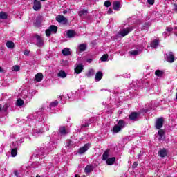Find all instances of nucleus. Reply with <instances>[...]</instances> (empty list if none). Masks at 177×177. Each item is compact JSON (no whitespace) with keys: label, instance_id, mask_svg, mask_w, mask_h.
<instances>
[{"label":"nucleus","instance_id":"1","mask_svg":"<svg viewBox=\"0 0 177 177\" xmlns=\"http://www.w3.org/2000/svg\"><path fill=\"white\" fill-rule=\"evenodd\" d=\"M52 32H54V34H56V32H57V26L52 25L49 27L48 29L46 30V37H50Z\"/></svg>","mask_w":177,"mask_h":177},{"label":"nucleus","instance_id":"2","mask_svg":"<svg viewBox=\"0 0 177 177\" xmlns=\"http://www.w3.org/2000/svg\"><path fill=\"white\" fill-rule=\"evenodd\" d=\"M164 125V118H159L156 120L155 127L156 129H161Z\"/></svg>","mask_w":177,"mask_h":177},{"label":"nucleus","instance_id":"3","mask_svg":"<svg viewBox=\"0 0 177 177\" xmlns=\"http://www.w3.org/2000/svg\"><path fill=\"white\" fill-rule=\"evenodd\" d=\"M89 147H91V144L89 143L85 144L82 147H81L79 149L78 151L79 154H84V153H86V151H88V149H89Z\"/></svg>","mask_w":177,"mask_h":177},{"label":"nucleus","instance_id":"4","mask_svg":"<svg viewBox=\"0 0 177 177\" xmlns=\"http://www.w3.org/2000/svg\"><path fill=\"white\" fill-rule=\"evenodd\" d=\"M132 31V28H127L126 29H123L121 31L118 32V35H121V37H125L126 35H128L129 32Z\"/></svg>","mask_w":177,"mask_h":177},{"label":"nucleus","instance_id":"5","mask_svg":"<svg viewBox=\"0 0 177 177\" xmlns=\"http://www.w3.org/2000/svg\"><path fill=\"white\" fill-rule=\"evenodd\" d=\"M56 20H57V21H58V23H63V24H67V21H68V20H67V18H66L63 15L57 16Z\"/></svg>","mask_w":177,"mask_h":177},{"label":"nucleus","instance_id":"6","mask_svg":"<svg viewBox=\"0 0 177 177\" xmlns=\"http://www.w3.org/2000/svg\"><path fill=\"white\" fill-rule=\"evenodd\" d=\"M42 8V4H41V1L38 0H34L33 3V9L34 10H39Z\"/></svg>","mask_w":177,"mask_h":177},{"label":"nucleus","instance_id":"7","mask_svg":"<svg viewBox=\"0 0 177 177\" xmlns=\"http://www.w3.org/2000/svg\"><path fill=\"white\" fill-rule=\"evenodd\" d=\"M35 37L37 41L36 45L39 48H41V46H44V39H42V38L39 35H35Z\"/></svg>","mask_w":177,"mask_h":177},{"label":"nucleus","instance_id":"8","mask_svg":"<svg viewBox=\"0 0 177 177\" xmlns=\"http://www.w3.org/2000/svg\"><path fill=\"white\" fill-rule=\"evenodd\" d=\"M167 62L169 63H174L175 62V57H174V53L169 52L168 55H167Z\"/></svg>","mask_w":177,"mask_h":177},{"label":"nucleus","instance_id":"9","mask_svg":"<svg viewBox=\"0 0 177 177\" xmlns=\"http://www.w3.org/2000/svg\"><path fill=\"white\" fill-rule=\"evenodd\" d=\"M138 117H139V113L136 112H132L129 116V120H131L132 121H138Z\"/></svg>","mask_w":177,"mask_h":177},{"label":"nucleus","instance_id":"10","mask_svg":"<svg viewBox=\"0 0 177 177\" xmlns=\"http://www.w3.org/2000/svg\"><path fill=\"white\" fill-rule=\"evenodd\" d=\"M168 154V153L167 152V149H160L158 151V156L160 157H161L162 158H164V157H166V156Z\"/></svg>","mask_w":177,"mask_h":177},{"label":"nucleus","instance_id":"11","mask_svg":"<svg viewBox=\"0 0 177 177\" xmlns=\"http://www.w3.org/2000/svg\"><path fill=\"white\" fill-rule=\"evenodd\" d=\"M43 78H44V75H42V73H41L36 74L35 77V80L37 82H41Z\"/></svg>","mask_w":177,"mask_h":177},{"label":"nucleus","instance_id":"12","mask_svg":"<svg viewBox=\"0 0 177 177\" xmlns=\"http://www.w3.org/2000/svg\"><path fill=\"white\" fill-rule=\"evenodd\" d=\"M158 45H160V41L158 39H155L151 43V46L153 49H157Z\"/></svg>","mask_w":177,"mask_h":177},{"label":"nucleus","instance_id":"13","mask_svg":"<svg viewBox=\"0 0 177 177\" xmlns=\"http://www.w3.org/2000/svg\"><path fill=\"white\" fill-rule=\"evenodd\" d=\"M92 171H93V166L91 165H87L84 169L85 174H91Z\"/></svg>","mask_w":177,"mask_h":177},{"label":"nucleus","instance_id":"14","mask_svg":"<svg viewBox=\"0 0 177 177\" xmlns=\"http://www.w3.org/2000/svg\"><path fill=\"white\" fill-rule=\"evenodd\" d=\"M102 77H103V73L101 71H99L95 74V80L97 82L100 81Z\"/></svg>","mask_w":177,"mask_h":177},{"label":"nucleus","instance_id":"15","mask_svg":"<svg viewBox=\"0 0 177 177\" xmlns=\"http://www.w3.org/2000/svg\"><path fill=\"white\" fill-rule=\"evenodd\" d=\"M114 10H119L120 7L121 6V3L120 1H115L113 4Z\"/></svg>","mask_w":177,"mask_h":177},{"label":"nucleus","instance_id":"16","mask_svg":"<svg viewBox=\"0 0 177 177\" xmlns=\"http://www.w3.org/2000/svg\"><path fill=\"white\" fill-rule=\"evenodd\" d=\"M78 50L80 52H85V50H86V44H80L78 46Z\"/></svg>","mask_w":177,"mask_h":177},{"label":"nucleus","instance_id":"17","mask_svg":"<svg viewBox=\"0 0 177 177\" xmlns=\"http://www.w3.org/2000/svg\"><path fill=\"white\" fill-rule=\"evenodd\" d=\"M62 54L64 56H70L71 55V52H70V48H65L62 50Z\"/></svg>","mask_w":177,"mask_h":177},{"label":"nucleus","instance_id":"18","mask_svg":"<svg viewBox=\"0 0 177 177\" xmlns=\"http://www.w3.org/2000/svg\"><path fill=\"white\" fill-rule=\"evenodd\" d=\"M83 70L84 67L82 65L80 64L75 68V73H76V74H80V73H81Z\"/></svg>","mask_w":177,"mask_h":177},{"label":"nucleus","instance_id":"19","mask_svg":"<svg viewBox=\"0 0 177 177\" xmlns=\"http://www.w3.org/2000/svg\"><path fill=\"white\" fill-rule=\"evenodd\" d=\"M59 131L61 135H67L68 133V131H67L64 127H61L59 129Z\"/></svg>","mask_w":177,"mask_h":177},{"label":"nucleus","instance_id":"20","mask_svg":"<svg viewBox=\"0 0 177 177\" xmlns=\"http://www.w3.org/2000/svg\"><path fill=\"white\" fill-rule=\"evenodd\" d=\"M155 75L156 77H158L159 78H161V77H162V75H164V71H162L161 70H156L155 71Z\"/></svg>","mask_w":177,"mask_h":177},{"label":"nucleus","instance_id":"21","mask_svg":"<svg viewBox=\"0 0 177 177\" xmlns=\"http://www.w3.org/2000/svg\"><path fill=\"white\" fill-rule=\"evenodd\" d=\"M115 161V158L113 157L106 160V164L108 165H113Z\"/></svg>","mask_w":177,"mask_h":177},{"label":"nucleus","instance_id":"22","mask_svg":"<svg viewBox=\"0 0 177 177\" xmlns=\"http://www.w3.org/2000/svg\"><path fill=\"white\" fill-rule=\"evenodd\" d=\"M6 46L8 48V49H13V48H15V43H13L12 41H8L6 43Z\"/></svg>","mask_w":177,"mask_h":177},{"label":"nucleus","instance_id":"23","mask_svg":"<svg viewBox=\"0 0 177 177\" xmlns=\"http://www.w3.org/2000/svg\"><path fill=\"white\" fill-rule=\"evenodd\" d=\"M118 127H120V128L121 129H122V128H124V127H125V122H124V120H120L118 122L117 124Z\"/></svg>","mask_w":177,"mask_h":177},{"label":"nucleus","instance_id":"24","mask_svg":"<svg viewBox=\"0 0 177 177\" xmlns=\"http://www.w3.org/2000/svg\"><path fill=\"white\" fill-rule=\"evenodd\" d=\"M79 16H80V17H82V16H86V15H88V10H82L79 11L78 13Z\"/></svg>","mask_w":177,"mask_h":177},{"label":"nucleus","instance_id":"25","mask_svg":"<svg viewBox=\"0 0 177 177\" xmlns=\"http://www.w3.org/2000/svg\"><path fill=\"white\" fill-rule=\"evenodd\" d=\"M109 150L107 149L102 155V160L104 161H106L107 160V158H109Z\"/></svg>","mask_w":177,"mask_h":177},{"label":"nucleus","instance_id":"26","mask_svg":"<svg viewBox=\"0 0 177 177\" xmlns=\"http://www.w3.org/2000/svg\"><path fill=\"white\" fill-rule=\"evenodd\" d=\"M67 35H68V38H73V37L75 35V33L73 30H68Z\"/></svg>","mask_w":177,"mask_h":177},{"label":"nucleus","instance_id":"27","mask_svg":"<svg viewBox=\"0 0 177 177\" xmlns=\"http://www.w3.org/2000/svg\"><path fill=\"white\" fill-rule=\"evenodd\" d=\"M121 127L116 124L113 127V131L115 132V133H118V132L121 131Z\"/></svg>","mask_w":177,"mask_h":177},{"label":"nucleus","instance_id":"28","mask_svg":"<svg viewBox=\"0 0 177 177\" xmlns=\"http://www.w3.org/2000/svg\"><path fill=\"white\" fill-rule=\"evenodd\" d=\"M58 77H61V78H66V77H67V73H66V72L64 71H61L58 73Z\"/></svg>","mask_w":177,"mask_h":177},{"label":"nucleus","instance_id":"29","mask_svg":"<svg viewBox=\"0 0 177 177\" xmlns=\"http://www.w3.org/2000/svg\"><path fill=\"white\" fill-rule=\"evenodd\" d=\"M16 104H17V106L20 107V106H23V104H24V101L22 99H18L17 100Z\"/></svg>","mask_w":177,"mask_h":177},{"label":"nucleus","instance_id":"30","mask_svg":"<svg viewBox=\"0 0 177 177\" xmlns=\"http://www.w3.org/2000/svg\"><path fill=\"white\" fill-rule=\"evenodd\" d=\"M87 77H93L95 75V71L93 69H90L86 74Z\"/></svg>","mask_w":177,"mask_h":177},{"label":"nucleus","instance_id":"31","mask_svg":"<svg viewBox=\"0 0 177 177\" xmlns=\"http://www.w3.org/2000/svg\"><path fill=\"white\" fill-rule=\"evenodd\" d=\"M0 19H8V14L3 12H0Z\"/></svg>","mask_w":177,"mask_h":177},{"label":"nucleus","instance_id":"32","mask_svg":"<svg viewBox=\"0 0 177 177\" xmlns=\"http://www.w3.org/2000/svg\"><path fill=\"white\" fill-rule=\"evenodd\" d=\"M11 156H12V157H16V156H17V149H12L11 150Z\"/></svg>","mask_w":177,"mask_h":177},{"label":"nucleus","instance_id":"33","mask_svg":"<svg viewBox=\"0 0 177 177\" xmlns=\"http://www.w3.org/2000/svg\"><path fill=\"white\" fill-rule=\"evenodd\" d=\"M107 59H109V55L105 54L101 57L102 62H107Z\"/></svg>","mask_w":177,"mask_h":177},{"label":"nucleus","instance_id":"34","mask_svg":"<svg viewBox=\"0 0 177 177\" xmlns=\"http://www.w3.org/2000/svg\"><path fill=\"white\" fill-rule=\"evenodd\" d=\"M12 71H20V66L18 65H15L12 68Z\"/></svg>","mask_w":177,"mask_h":177},{"label":"nucleus","instance_id":"35","mask_svg":"<svg viewBox=\"0 0 177 177\" xmlns=\"http://www.w3.org/2000/svg\"><path fill=\"white\" fill-rule=\"evenodd\" d=\"M159 136H160V138L162 139V136H164V130L162 129H159L158 132Z\"/></svg>","mask_w":177,"mask_h":177},{"label":"nucleus","instance_id":"36","mask_svg":"<svg viewBox=\"0 0 177 177\" xmlns=\"http://www.w3.org/2000/svg\"><path fill=\"white\" fill-rule=\"evenodd\" d=\"M57 104H59V102H57V100H55L53 102L50 103L51 107H56Z\"/></svg>","mask_w":177,"mask_h":177},{"label":"nucleus","instance_id":"37","mask_svg":"<svg viewBox=\"0 0 177 177\" xmlns=\"http://www.w3.org/2000/svg\"><path fill=\"white\" fill-rule=\"evenodd\" d=\"M104 6L109 8V6H111V3L109 1H106L104 2Z\"/></svg>","mask_w":177,"mask_h":177},{"label":"nucleus","instance_id":"38","mask_svg":"<svg viewBox=\"0 0 177 177\" xmlns=\"http://www.w3.org/2000/svg\"><path fill=\"white\" fill-rule=\"evenodd\" d=\"M130 53H131V55H133L134 56H136V55L139 54V51L136 50L130 52Z\"/></svg>","mask_w":177,"mask_h":177},{"label":"nucleus","instance_id":"39","mask_svg":"<svg viewBox=\"0 0 177 177\" xmlns=\"http://www.w3.org/2000/svg\"><path fill=\"white\" fill-rule=\"evenodd\" d=\"M71 143H73V142L70 140H68L67 142H66L67 147H70V146L71 145Z\"/></svg>","mask_w":177,"mask_h":177},{"label":"nucleus","instance_id":"40","mask_svg":"<svg viewBox=\"0 0 177 177\" xmlns=\"http://www.w3.org/2000/svg\"><path fill=\"white\" fill-rule=\"evenodd\" d=\"M166 30H167L168 32H172L174 31V28H167Z\"/></svg>","mask_w":177,"mask_h":177},{"label":"nucleus","instance_id":"41","mask_svg":"<svg viewBox=\"0 0 177 177\" xmlns=\"http://www.w3.org/2000/svg\"><path fill=\"white\" fill-rule=\"evenodd\" d=\"M147 2L149 5H154V0H148Z\"/></svg>","mask_w":177,"mask_h":177},{"label":"nucleus","instance_id":"42","mask_svg":"<svg viewBox=\"0 0 177 177\" xmlns=\"http://www.w3.org/2000/svg\"><path fill=\"white\" fill-rule=\"evenodd\" d=\"M24 55H25V56H28V55H30V51H28V50H25Z\"/></svg>","mask_w":177,"mask_h":177},{"label":"nucleus","instance_id":"43","mask_svg":"<svg viewBox=\"0 0 177 177\" xmlns=\"http://www.w3.org/2000/svg\"><path fill=\"white\" fill-rule=\"evenodd\" d=\"M89 127V124H88V123H85L84 124H82V128H86V127Z\"/></svg>","mask_w":177,"mask_h":177},{"label":"nucleus","instance_id":"44","mask_svg":"<svg viewBox=\"0 0 177 177\" xmlns=\"http://www.w3.org/2000/svg\"><path fill=\"white\" fill-rule=\"evenodd\" d=\"M14 174L15 176L19 177V171H17V170L14 171Z\"/></svg>","mask_w":177,"mask_h":177},{"label":"nucleus","instance_id":"45","mask_svg":"<svg viewBox=\"0 0 177 177\" xmlns=\"http://www.w3.org/2000/svg\"><path fill=\"white\" fill-rule=\"evenodd\" d=\"M111 13H113V9L109 8L108 10V15H111Z\"/></svg>","mask_w":177,"mask_h":177},{"label":"nucleus","instance_id":"46","mask_svg":"<svg viewBox=\"0 0 177 177\" xmlns=\"http://www.w3.org/2000/svg\"><path fill=\"white\" fill-rule=\"evenodd\" d=\"M138 167V162H135L133 165V168H136Z\"/></svg>","mask_w":177,"mask_h":177},{"label":"nucleus","instance_id":"47","mask_svg":"<svg viewBox=\"0 0 177 177\" xmlns=\"http://www.w3.org/2000/svg\"><path fill=\"white\" fill-rule=\"evenodd\" d=\"M174 10L177 12V5L174 4Z\"/></svg>","mask_w":177,"mask_h":177},{"label":"nucleus","instance_id":"48","mask_svg":"<svg viewBox=\"0 0 177 177\" xmlns=\"http://www.w3.org/2000/svg\"><path fill=\"white\" fill-rule=\"evenodd\" d=\"M91 62H92V59H87L88 63H91Z\"/></svg>","mask_w":177,"mask_h":177},{"label":"nucleus","instance_id":"49","mask_svg":"<svg viewBox=\"0 0 177 177\" xmlns=\"http://www.w3.org/2000/svg\"><path fill=\"white\" fill-rule=\"evenodd\" d=\"M3 70L2 69V67L0 66V73H2Z\"/></svg>","mask_w":177,"mask_h":177},{"label":"nucleus","instance_id":"50","mask_svg":"<svg viewBox=\"0 0 177 177\" xmlns=\"http://www.w3.org/2000/svg\"><path fill=\"white\" fill-rule=\"evenodd\" d=\"M63 13H64V15H66V13H67V10H64V11H63Z\"/></svg>","mask_w":177,"mask_h":177},{"label":"nucleus","instance_id":"51","mask_svg":"<svg viewBox=\"0 0 177 177\" xmlns=\"http://www.w3.org/2000/svg\"><path fill=\"white\" fill-rule=\"evenodd\" d=\"M2 110V105L0 104V111Z\"/></svg>","mask_w":177,"mask_h":177},{"label":"nucleus","instance_id":"52","mask_svg":"<svg viewBox=\"0 0 177 177\" xmlns=\"http://www.w3.org/2000/svg\"><path fill=\"white\" fill-rule=\"evenodd\" d=\"M75 177H80V176H78V174H75Z\"/></svg>","mask_w":177,"mask_h":177},{"label":"nucleus","instance_id":"53","mask_svg":"<svg viewBox=\"0 0 177 177\" xmlns=\"http://www.w3.org/2000/svg\"><path fill=\"white\" fill-rule=\"evenodd\" d=\"M36 177H41V176H39V175L37 174V175L36 176Z\"/></svg>","mask_w":177,"mask_h":177},{"label":"nucleus","instance_id":"54","mask_svg":"<svg viewBox=\"0 0 177 177\" xmlns=\"http://www.w3.org/2000/svg\"><path fill=\"white\" fill-rule=\"evenodd\" d=\"M8 109V105H6V109Z\"/></svg>","mask_w":177,"mask_h":177},{"label":"nucleus","instance_id":"55","mask_svg":"<svg viewBox=\"0 0 177 177\" xmlns=\"http://www.w3.org/2000/svg\"><path fill=\"white\" fill-rule=\"evenodd\" d=\"M41 133V131H37V133Z\"/></svg>","mask_w":177,"mask_h":177},{"label":"nucleus","instance_id":"56","mask_svg":"<svg viewBox=\"0 0 177 177\" xmlns=\"http://www.w3.org/2000/svg\"><path fill=\"white\" fill-rule=\"evenodd\" d=\"M59 97H60V99H62V96H60Z\"/></svg>","mask_w":177,"mask_h":177}]
</instances>
